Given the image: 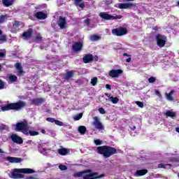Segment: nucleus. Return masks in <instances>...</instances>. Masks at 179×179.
I'll list each match as a JSON object with an SVG mask.
<instances>
[{
  "mask_svg": "<svg viewBox=\"0 0 179 179\" xmlns=\"http://www.w3.org/2000/svg\"><path fill=\"white\" fill-rule=\"evenodd\" d=\"M15 131H22L24 135H30V136H36L38 132L31 131L27 120H24L16 124Z\"/></svg>",
  "mask_w": 179,
  "mask_h": 179,
  "instance_id": "f257e3e1",
  "label": "nucleus"
},
{
  "mask_svg": "<svg viewBox=\"0 0 179 179\" xmlns=\"http://www.w3.org/2000/svg\"><path fill=\"white\" fill-rule=\"evenodd\" d=\"M104 174L99 175V173H92L91 169H87L86 171H83L80 172H78L73 174V177L78 178L79 177H83V179H97V178H103L104 177Z\"/></svg>",
  "mask_w": 179,
  "mask_h": 179,
  "instance_id": "f03ea898",
  "label": "nucleus"
},
{
  "mask_svg": "<svg viewBox=\"0 0 179 179\" xmlns=\"http://www.w3.org/2000/svg\"><path fill=\"white\" fill-rule=\"evenodd\" d=\"M36 171L33 169L22 168V169H14L13 173H11V178L20 179L24 178V175L23 174H34Z\"/></svg>",
  "mask_w": 179,
  "mask_h": 179,
  "instance_id": "7ed1b4c3",
  "label": "nucleus"
},
{
  "mask_svg": "<svg viewBox=\"0 0 179 179\" xmlns=\"http://www.w3.org/2000/svg\"><path fill=\"white\" fill-rule=\"evenodd\" d=\"M23 107H26V103L19 101L17 103H10L4 106H0V111H9V110H15L16 111H19V110H22Z\"/></svg>",
  "mask_w": 179,
  "mask_h": 179,
  "instance_id": "20e7f679",
  "label": "nucleus"
},
{
  "mask_svg": "<svg viewBox=\"0 0 179 179\" xmlns=\"http://www.w3.org/2000/svg\"><path fill=\"white\" fill-rule=\"evenodd\" d=\"M99 155H103V157H110L112 155L117 153V150L113 147L100 146L96 149Z\"/></svg>",
  "mask_w": 179,
  "mask_h": 179,
  "instance_id": "39448f33",
  "label": "nucleus"
},
{
  "mask_svg": "<svg viewBox=\"0 0 179 179\" xmlns=\"http://www.w3.org/2000/svg\"><path fill=\"white\" fill-rule=\"evenodd\" d=\"M99 16L100 17H102V19H105V20H117L118 19H122V15H111L106 13H101Z\"/></svg>",
  "mask_w": 179,
  "mask_h": 179,
  "instance_id": "423d86ee",
  "label": "nucleus"
},
{
  "mask_svg": "<svg viewBox=\"0 0 179 179\" xmlns=\"http://www.w3.org/2000/svg\"><path fill=\"white\" fill-rule=\"evenodd\" d=\"M93 120L94 121L92 122V125L94 127L95 129L103 131L104 129V126L103 125V123H101L100 118H99L97 116H95L94 117Z\"/></svg>",
  "mask_w": 179,
  "mask_h": 179,
  "instance_id": "0eeeda50",
  "label": "nucleus"
},
{
  "mask_svg": "<svg viewBox=\"0 0 179 179\" xmlns=\"http://www.w3.org/2000/svg\"><path fill=\"white\" fill-rule=\"evenodd\" d=\"M127 33H128V31L127 30V28L124 27L116 28L112 30V34H113V36H117V37L125 36Z\"/></svg>",
  "mask_w": 179,
  "mask_h": 179,
  "instance_id": "6e6552de",
  "label": "nucleus"
},
{
  "mask_svg": "<svg viewBox=\"0 0 179 179\" xmlns=\"http://www.w3.org/2000/svg\"><path fill=\"white\" fill-rule=\"evenodd\" d=\"M157 44L159 47H164L167 38L165 36L158 34L156 36Z\"/></svg>",
  "mask_w": 179,
  "mask_h": 179,
  "instance_id": "1a4fd4ad",
  "label": "nucleus"
},
{
  "mask_svg": "<svg viewBox=\"0 0 179 179\" xmlns=\"http://www.w3.org/2000/svg\"><path fill=\"white\" fill-rule=\"evenodd\" d=\"M10 139L14 142L15 143H18L19 145H22L23 143V139L17 136L16 134H13L10 135Z\"/></svg>",
  "mask_w": 179,
  "mask_h": 179,
  "instance_id": "9d476101",
  "label": "nucleus"
},
{
  "mask_svg": "<svg viewBox=\"0 0 179 179\" xmlns=\"http://www.w3.org/2000/svg\"><path fill=\"white\" fill-rule=\"evenodd\" d=\"M122 73V70L121 69H113L111 71H109V76H110V78H118V76H120V75H121Z\"/></svg>",
  "mask_w": 179,
  "mask_h": 179,
  "instance_id": "9b49d317",
  "label": "nucleus"
},
{
  "mask_svg": "<svg viewBox=\"0 0 179 179\" xmlns=\"http://www.w3.org/2000/svg\"><path fill=\"white\" fill-rule=\"evenodd\" d=\"M134 4L132 3H121L116 5V8L119 9H128L129 8H132Z\"/></svg>",
  "mask_w": 179,
  "mask_h": 179,
  "instance_id": "f8f14e48",
  "label": "nucleus"
},
{
  "mask_svg": "<svg viewBox=\"0 0 179 179\" xmlns=\"http://www.w3.org/2000/svg\"><path fill=\"white\" fill-rule=\"evenodd\" d=\"M57 24L60 27V29H66V20L65 19V17H59Z\"/></svg>",
  "mask_w": 179,
  "mask_h": 179,
  "instance_id": "ddd939ff",
  "label": "nucleus"
},
{
  "mask_svg": "<svg viewBox=\"0 0 179 179\" xmlns=\"http://www.w3.org/2000/svg\"><path fill=\"white\" fill-rule=\"evenodd\" d=\"M38 152H40V153H41L42 155H45L48 152V150H50V149L45 147V143L39 144L38 146Z\"/></svg>",
  "mask_w": 179,
  "mask_h": 179,
  "instance_id": "4468645a",
  "label": "nucleus"
},
{
  "mask_svg": "<svg viewBox=\"0 0 179 179\" xmlns=\"http://www.w3.org/2000/svg\"><path fill=\"white\" fill-rule=\"evenodd\" d=\"M31 34H33V29H29L22 34V38L24 40H29L31 37Z\"/></svg>",
  "mask_w": 179,
  "mask_h": 179,
  "instance_id": "2eb2a0df",
  "label": "nucleus"
},
{
  "mask_svg": "<svg viewBox=\"0 0 179 179\" xmlns=\"http://www.w3.org/2000/svg\"><path fill=\"white\" fill-rule=\"evenodd\" d=\"M6 160L10 163H20L22 162V159L13 157H7Z\"/></svg>",
  "mask_w": 179,
  "mask_h": 179,
  "instance_id": "dca6fc26",
  "label": "nucleus"
},
{
  "mask_svg": "<svg viewBox=\"0 0 179 179\" xmlns=\"http://www.w3.org/2000/svg\"><path fill=\"white\" fill-rule=\"evenodd\" d=\"M82 47H83V44L80 42H77L73 45V51H80L82 50Z\"/></svg>",
  "mask_w": 179,
  "mask_h": 179,
  "instance_id": "f3484780",
  "label": "nucleus"
},
{
  "mask_svg": "<svg viewBox=\"0 0 179 179\" xmlns=\"http://www.w3.org/2000/svg\"><path fill=\"white\" fill-rule=\"evenodd\" d=\"M145 174H148V170L141 169L136 171L134 176H136V177H141L142 176H145Z\"/></svg>",
  "mask_w": 179,
  "mask_h": 179,
  "instance_id": "a211bd4d",
  "label": "nucleus"
},
{
  "mask_svg": "<svg viewBox=\"0 0 179 179\" xmlns=\"http://www.w3.org/2000/svg\"><path fill=\"white\" fill-rule=\"evenodd\" d=\"M69 149L66 148H59L58 150L59 155H61V156H66V155H69Z\"/></svg>",
  "mask_w": 179,
  "mask_h": 179,
  "instance_id": "6ab92c4d",
  "label": "nucleus"
},
{
  "mask_svg": "<svg viewBox=\"0 0 179 179\" xmlns=\"http://www.w3.org/2000/svg\"><path fill=\"white\" fill-rule=\"evenodd\" d=\"M92 61H93V55H86L84 56L83 62H85V64H89V62H92Z\"/></svg>",
  "mask_w": 179,
  "mask_h": 179,
  "instance_id": "aec40b11",
  "label": "nucleus"
},
{
  "mask_svg": "<svg viewBox=\"0 0 179 179\" xmlns=\"http://www.w3.org/2000/svg\"><path fill=\"white\" fill-rule=\"evenodd\" d=\"M35 16L37 19L44 20L47 19V15L43 12H38L35 14Z\"/></svg>",
  "mask_w": 179,
  "mask_h": 179,
  "instance_id": "412c9836",
  "label": "nucleus"
},
{
  "mask_svg": "<svg viewBox=\"0 0 179 179\" xmlns=\"http://www.w3.org/2000/svg\"><path fill=\"white\" fill-rule=\"evenodd\" d=\"M173 94H174V90H171L169 93H166V100L169 101H173V100H174Z\"/></svg>",
  "mask_w": 179,
  "mask_h": 179,
  "instance_id": "4be33fe9",
  "label": "nucleus"
},
{
  "mask_svg": "<svg viewBox=\"0 0 179 179\" xmlns=\"http://www.w3.org/2000/svg\"><path fill=\"white\" fill-rule=\"evenodd\" d=\"M73 75H74V71H68L65 75V79H66L67 80H69V79H71V78H73Z\"/></svg>",
  "mask_w": 179,
  "mask_h": 179,
  "instance_id": "5701e85b",
  "label": "nucleus"
},
{
  "mask_svg": "<svg viewBox=\"0 0 179 179\" xmlns=\"http://www.w3.org/2000/svg\"><path fill=\"white\" fill-rule=\"evenodd\" d=\"M43 101H44L43 99H34L32 100L33 103L35 104L36 106H40V104H41Z\"/></svg>",
  "mask_w": 179,
  "mask_h": 179,
  "instance_id": "b1692460",
  "label": "nucleus"
},
{
  "mask_svg": "<svg viewBox=\"0 0 179 179\" xmlns=\"http://www.w3.org/2000/svg\"><path fill=\"white\" fill-rule=\"evenodd\" d=\"M13 1L14 0H2L3 4L5 6H10V5L13 4Z\"/></svg>",
  "mask_w": 179,
  "mask_h": 179,
  "instance_id": "393cba45",
  "label": "nucleus"
},
{
  "mask_svg": "<svg viewBox=\"0 0 179 179\" xmlns=\"http://www.w3.org/2000/svg\"><path fill=\"white\" fill-rule=\"evenodd\" d=\"M171 164H158V169H170Z\"/></svg>",
  "mask_w": 179,
  "mask_h": 179,
  "instance_id": "a878e982",
  "label": "nucleus"
},
{
  "mask_svg": "<svg viewBox=\"0 0 179 179\" xmlns=\"http://www.w3.org/2000/svg\"><path fill=\"white\" fill-rule=\"evenodd\" d=\"M78 132H80V134H81V135H85V134L86 133V127L80 126L78 127Z\"/></svg>",
  "mask_w": 179,
  "mask_h": 179,
  "instance_id": "bb28decb",
  "label": "nucleus"
},
{
  "mask_svg": "<svg viewBox=\"0 0 179 179\" xmlns=\"http://www.w3.org/2000/svg\"><path fill=\"white\" fill-rule=\"evenodd\" d=\"M16 69H17L19 75H22L23 73V71L22 70V66L19 63H16L15 65Z\"/></svg>",
  "mask_w": 179,
  "mask_h": 179,
  "instance_id": "cd10ccee",
  "label": "nucleus"
},
{
  "mask_svg": "<svg viewBox=\"0 0 179 179\" xmlns=\"http://www.w3.org/2000/svg\"><path fill=\"white\" fill-rule=\"evenodd\" d=\"M109 100L113 103V104H117L118 101H120V99L114 96H110Z\"/></svg>",
  "mask_w": 179,
  "mask_h": 179,
  "instance_id": "c85d7f7f",
  "label": "nucleus"
},
{
  "mask_svg": "<svg viewBox=\"0 0 179 179\" xmlns=\"http://www.w3.org/2000/svg\"><path fill=\"white\" fill-rule=\"evenodd\" d=\"M100 38H101V37L97 35H93L90 36L91 41H97V40H100Z\"/></svg>",
  "mask_w": 179,
  "mask_h": 179,
  "instance_id": "c756f323",
  "label": "nucleus"
},
{
  "mask_svg": "<svg viewBox=\"0 0 179 179\" xmlns=\"http://www.w3.org/2000/svg\"><path fill=\"white\" fill-rule=\"evenodd\" d=\"M166 115L167 117H171V118H174V117H176V113L170 111V110H168L166 113Z\"/></svg>",
  "mask_w": 179,
  "mask_h": 179,
  "instance_id": "7c9ffc66",
  "label": "nucleus"
},
{
  "mask_svg": "<svg viewBox=\"0 0 179 179\" xmlns=\"http://www.w3.org/2000/svg\"><path fill=\"white\" fill-rule=\"evenodd\" d=\"M8 79L10 83H13V82H16L17 80V77H16V76H10Z\"/></svg>",
  "mask_w": 179,
  "mask_h": 179,
  "instance_id": "2f4dec72",
  "label": "nucleus"
},
{
  "mask_svg": "<svg viewBox=\"0 0 179 179\" xmlns=\"http://www.w3.org/2000/svg\"><path fill=\"white\" fill-rule=\"evenodd\" d=\"M92 86H96L97 85V77H94L91 79Z\"/></svg>",
  "mask_w": 179,
  "mask_h": 179,
  "instance_id": "473e14b6",
  "label": "nucleus"
},
{
  "mask_svg": "<svg viewBox=\"0 0 179 179\" xmlns=\"http://www.w3.org/2000/svg\"><path fill=\"white\" fill-rule=\"evenodd\" d=\"M0 129H1V131H3V130L9 131V127H8L6 124H0Z\"/></svg>",
  "mask_w": 179,
  "mask_h": 179,
  "instance_id": "72a5a7b5",
  "label": "nucleus"
},
{
  "mask_svg": "<svg viewBox=\"0 0 179 179\" xmlns=\"http://www.w3.org/2000/svg\"><path fill=\"white\" fill-rule=\"evenodd\" d=\"M6 83L5 82L2 81V80H0V90H2L3 89H6Z\"/></svg>",
  "mask_w": 179,
  "mask_h": 179,
  "instance_id": "f704fd0d",
  "label": "nucleus"
},
{
  "mask_svg": "<svg viewBox=\"0 0 179 179\" xmlns=\"http://www.w3.org/2000/svg\"><path fill=\"white\" fill-rule=\"evenodd\" d=\"M82 117H83V113H80V114L74 116V120H75V121H79V120H80V118H82Z\"/></svg>",
  "mask_w": 179,
  "mask_h": 179,
  "instance_id": "c9c22d12",
  "label": "nucleus"
},
{
  "mask_svg": "<svg viewBox=\"0 0 179 179\" xmlns=\"http://www.w3.org/2000/svg\"><path fill=\"white\" fill-rule=\"evenodd\" d=\"M95 145H96V146H99L100 145H101V143H103V141H101V140L100 139H96L94 141Z\"/></svg>",
  "mask_w": 179,
  "mask_h": 179,
  "instance_id": "e433bc0d",
  "label": "nucleus"
},
{
  "mask_svg": "<svg viewBox=\"0 0 179 179\" xmlns=\"http://www.w3.org/2000/svg\"><path fill=\"white\" fill-rule=\"evenodd\" d=\"M136 104L140 107V108H143L144 105L143 103L139 101H136Z\"/></svg>",
  "mask_w": 179,
  "mask_h": 179,
  "instance_id": "4c0bfd02",
  "label": "nucleus"
},
{
  "mask_svg": "<svg viewBox=\"0 0 179 179\" xmlns=\"http://www.w3.org/2000/svg\"><path fill=\"white\" fill-rule=\"evenodd\" d=\"M55 123L56 125H58L59 127H64V123L59 120H55Z\"/></svg>",
  "mask_w": 179,
  "mask_h": 179,
  "instance_id": "58836bf2",
  "label": "nucleus"
},
{
  "mask_svg": "<svg viewBox=\"0 0 179 179\" xmlns=\"http://www.w3.org/2000/svg\"><path fill=\"white\" fill-rule=\"evenodd\" d=\"M124 57H129V58L127 59H126V62L129 63L131 62V55H128L127 53H124Z\"/></svg>",
  "mask_w": 179,
  "mask_h": 179,
  "instance_id": "ea45409f",
  "label": "nucleus"
},
{
  "mask_svg": "<svg viewBox=\"0 0 179 179\" xmlns=\"http://www.w3.org/2000/svg\"><path fill=\"white\" fill-rule=\"evenodd\" d=\"M13 27H19V26H20V22H19V21H15V22L13 23Z\"/></svg>",
  "mask_w": 179,
  "mask_h": 179,
  "instance_id": "a19ab883",
  "label": "nucleus"
},
{
  "mask_svg": "<svg viewBox=\"0 0 179 179\" xmlns=\"http://www.w3.org/2000/svg\"><path fill=\"white\" fill-rule=\"evenodd\" d=\"M59 170L64 171V170H67L68 167H66V166H65V165L60 164L59 166Z\"/></svg>",
  "mask_w": 179,
  "mask_h": 179,
  "instance_id": "79ce46f5",
  "label": "nucleus"
},
{
  "mask_svg": "<svg viewBox=\"0 0 179 179\" xmlns=\"http://www.w3.org/2000/svg\"><path fill=\"white\" fill-rule=\"evenodd\" d=\"M5 20H6V16H5V15L0 16V24L3 23V22H5Z\"/></svg>",
  "mask_w": 179,
  "mask_h": 179,
  "instance_id": "37998d69",
  "label": "nucleus"
},
{
  "mask_svg": "<svg viewBox=\"0 0 179 179\" xmlns=\"http://www.w3.org/2000/svg\"><path fill=\"white\" fill-rule=\"evenodd\" d=\"M43 38L41 37V36L40 34H37L36 36V41H37L38 43H40V41H41V39Z\"/></svg>",
  "mask_w": 179,
  "mask_h": 179,
  "instance_id": "c03bdc74",
  "label": "nucleus"
},
{
  "mask_svg": "<svg viewBox=\"0 0 179 179\" xmlns=\"http://www.w3.org/2000/svg\"><path fill=\"white\" fill-rule=\"evenodd\" d=\"M148 82L149 83H155V82H156V78L155 77H150L148 79Z\"/></svg>",
  "mask_w": 179,
  "mask_h": 179,
  "instance_id": "a18cd8bd",
  "label": "nucleus"
},
{
  "mask_svg": "<svg viewBox=\"0 0 179 179\" xmlns=\"http://www.w3.org/2000/svg\"><path fill=\"white\" fill-rule=\"evenodd\" d=\"M6 41V36H0V43Z\"/></svg>",
  "mask_w": 179,
  "mask_h": 179,
  "instance_id": "49530a36",
  "label": "nucleus"
},
{
  "mask_svg": "<svg viewBox=\"0 0 179 179\" xmlns=\"http://www.w3.org/2000/svg\"><path fill=\"white\" fill-rule=\"evenodd\" d=\"M98 111L100 113V114H105L106 113V110L103 108H99L98 109Z\"/></svg>",
  "mask_w": 179,
  "mask_h": 179,
  "instance_id": "de8ad7c7",
  "label": "nucleus"
},
{
  "mask_svg": "<svg viewBox=\"0 0 179 179\" xmlns=\"http://www.w3.org/2000/svg\"><path fill=\"white\" fill-rule=\"evenodd\" d=\"M46 120L48 121V122H55V119L52 118V117H48L46 119Z\"/></svg>",
  "mask_w": 179,
  "mask_h": 179,
  "instance_id": "09e8293b",
  "label": "nucleus"
},
{
  "mask_svg": "<svg viewBox=\"0 0 179 179\" xmlns=\"http://www.w3.org/2000/svg\"><path fill=\"white\" fill-rule=\"evenodd\" d=\"M105 3H106V5H110V3H113V0H106Z\"/></svg>",
  "mask_w": 179,
  "mask_h": 179,
  "instance_id": "8fccbe9b",
  "label": "nucleus"
},
{
  "mask_svg": "<svg viewBox=\"0 0 179 179\" xmlns=\"http://www.w3.org/2000/svg\"><path fill=\"white\" fill-rule=\"evenodd\" d=\"M85 23H86L87 25L89 26V24L90 23V19L87 18V19L85 20Z\"/></svg>",
  "mask_w": 179,
  "mask_h": 179,
  "instance_id": "3c124183",
  "label": "nucleus"
},
{
  "mask_svg": "<svg viewBox=\"0 0 179 179\" xmlns=\"http://www.w3.org/2000/svg\"><path fill=\"white\" fill-rule=\"evenodd\" d=\"M6 52L3 50V52H0V58L3 57V55H5Z\"/></svg>",
  "mask_w": 179,
  "mask_h": 179,
  "instance_id": "603ef678",
  "label": "nucleus"
},
{
  "mask_svg": "<svg viewBox=\"0 0 179 179\" xmlns=\"http://www.w3.org/2000/svg\"><path fill=\"white\" fill-rule=\"evenodd\" d=\"M155 94H157V96H158L159 97L162 96V94H160V92H159L158 90L155 91Z\"/></svg>",
  "mask_w": 179,
  "mask_h": 179,
  "instance_id": "864d4df0",
  "label": "nucleus"
},
{
  "mask_svg": "<svg viewBox=\"0 0 179 179\" xmlns=\"http://www.w3.org/2000/svg\"><path fill=\"white\" fill-rule=\"evenodd\" d=\"M106 88L108 89V90H111V86H110L108 84L106 85Z\"/></svg>",
  "mask_w": 179,
  "mask_h": 179,
  "instance_id": "5fc2aeb1",
  "label": "nucleus"
},
{
  "mask_svg": "<svg viewBox=\"0 0 179 179\" xmlns=\"http://www.w3.org/2000/svg\"><path fill=\"white\" fill-rule=\"evenodd\" d=\"M123 1H124L125 2H129V1H132L134 0H123Z\"/></svg>",
  "mask_w": 179,
  "mask_h": 179,
  "instance_id": "6e6d98bb",
  "label": "nucleus"
},
{
  "mask_svg": "<svg viewBox=\"0 0 179 179\" xmlns=\"http://www.w3.org/2000/svg\"><path fill=\"white\" fill-rule=\"evenodd\" d=\"M154 30H159V27H154V29H153Z\"/></svg>",
  "mask_w": 179,
  "mask_h": 179,
  "instance_id": "4d7b16f0",
  "label": "nucleus"
},
{
  "mask_svg": "<svg viewBox=\"0 0 179 179\" xmlns=\"http://www.w3.org/2000/svg\"><path fill=\"white\" fill-rule=\"evenodd\" d=\"M176 132H178V133H179V127H177V128L176 129Z\"/></svg>",
  "mask_w": 179,
  "mask_h": 179,
  "instance_id": "13d9d810",
  "label": "nucleus"
},
{
  "mask_svg": "<svg viewBox=\"0 0 179 179\" xmlns=\"http://www.w3.org/2000/svg\"><path fill=\"white\" fill-rule=\"evenodd\" d=\"M106 96H107L109 97V98L110 97V94H106Z\"/></svg>",
  "mask_w": 179,
  "mask_h": 179,
  "instance_id": "bf43d9fd",
  "label": "nucleus"
},
{
  "mask_svg": "<svg viewBox=\"0 0 179 179\" xmlns=\"http://www.w3.org/2000/svg\"><path fill=\"white\" fill-rule=\"evenodd\" d=\"M0 153H3V152L2 151V150L0 148Z\"/></svg>",
  "mask_w": 179,
  "mask_h": 179,
  "instance_id": "052dcab7",
  "label": "nucleus"
},
{
  "mask_svg": "<svg viewBox=\"0 0 179 179\" xmlns=\"http://www.w3.org/2000/svg\"><path fill=\"white\" fill-rule=\"evenodd\" d=\"M0 34H2V31L0 30Z\"/></svg>",
  "mask_w": 179,
  "mask_h": 179,
  "instance_id": "680f3d73",
  "label": "nucleus"
},
{
  "mask_svg": "<svg viewBox=\"0 0 179 179\" xmlns=\"http://www.w3.org/2000/svg\"><path fill=\"white\" fill-rule=\"evenodd\" d=\"M178 3V6H179V1H178V3Z\"/></svg>",
  "mask_w": 179,
  "mask_h": 179,
  "instance_id": "e2e57ef3",
  "label": "nucleus"
},
{
  "mask_svg": "<svg viewBox=\"0 0 179 179\" xmlns=\"http://www.w3.org/2000/svg\"><path fill=\"white\" fill-rule=\"evenodd\" d=\"M42 132H43V134H44L45 131H44V130H43V131H42Z\"/></svg>",
  "mask_w": 179,
  "mask_h": 179,
  "instance_id": "0e129e2a",
  "label": "nucleus"
},
{
  "mask_svg": "<svg viewBox=\"0 0 179 179\" xmlns=\"http://www.w3.org/2000/svg\"><path fill=\"white\" fill-rule=\"evenodd\" d=\"M135 128H136V127H134V129H135Z\"/></svg>",
  "mask_w": 179,
  "mask_h": 179,
  "instance_id": "69168bd1",
  "label": "nucleus"
},
{
  "mask_svg": "<svg viewBox=\"0 0 179 179\" xmlns=\"http://www.w3.org/2000/svg\"><path fill=\"white\" fill-rule=\"evenodd\" d=\"M0 71H1V65H0Z\"/></svg>",
  "mask_w": 179,
  "mask_h": 179,
  "instance_id": "338daca9",
  "label": "nucleus"
}]
</instances>
